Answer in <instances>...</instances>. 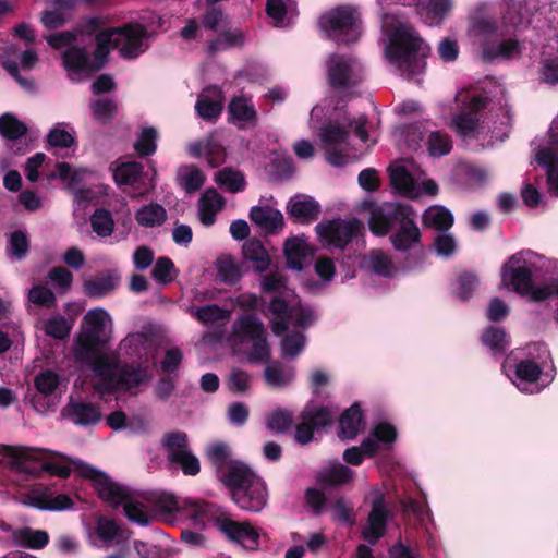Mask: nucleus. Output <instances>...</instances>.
Here are the masks:
<instances>
[{
  "label": "nucleus",
  "mask_w": 558,
  "mask_h": 558,
  "mask_svg": "<svg viewBox=\"0 0 558 558\" xmlns=\"http://www.w3.org/2000/svg\"><path fill=\"white\" fill-rule=\"evenodd\" d=\"M112 333L109 313L95 307L89 310L82 322V331L75 340L74 356L92 365L93 385L99 393L136 390L151 378L147 367L118 365L108 355L106 344Z\"/></svg>",
  "instance_id": "1"
},
{
  "label": "nucleus",
  "mask_w": 558,
  "mask_h": 558,
  "mask_svg": "<svg viewBox=\"0 0 558 558\" xmlns=\"http://www.w3.org/2000/svg\"><path fill=\"white\" fill-rule=\"evenodd\" d=\"M530 22L525 3L521 0H504L499 22L490 16L473 17L469 35L478 44L485 61H510L522 53V43L515 31Z\"/></svg>",
  "instance_id": "2"
},
{
  "label": "nucleus",
  "mask_w": 558,
  "mask_h": 558,
  "mask_svg": "<svg viewBox=\"0 0 558 558\" xmlns=\"http://www.w3.org/2000/svg\"><path fill=\"white\" fill-rule=\"evenodd\" d=\"M558 269V262L530 250L512 254L500 268V290H512L531 301H544L553 294L548 281Z\"/></svg>",
  "instance_id": "3"
},
{
  "label": "nucleus",
  "mask_w": 558,
  "mask_h": 558,
  "mask_svg": "<svg viewBox=\"0 0 558 558\" xmlns=\"http://www.w3.org/2000/svg\"><path fill=\"white\" fill-rule=\"evenodd\" d=\"M454 99L460 111L452 118L451 128L459 135L476 136L488 129L497 141L508 136L511 126L509 108L486 113L488 98L473 87L458 90Z\"/></svg>",
  "instance_id": "4"
},
{
  "label": "nucleus",
  "mask_w": 558,
  "mask_h": 558,
  "mask_svg": "<svg viewBox=\"0 0 558 558\" xmlns=\"http://www.w3.org/2000/svg\"><path fill=\"white\" fill-rule=\"evenodd\" d=\"M381 28L387 38L385 56L388 61L408 77L423 72L429 47L414 29L395 14L383 15Z\"/></svg>",
  "instance_id": "5"
},
{
  "label": "nucleus",
  "mask_w": 558,
  "mask_h": 558,
  "mask_svg": "<svg viewBox=\"0 0 558 558\" xmlns=\"http://www.w3.org/2000/svg\"><path fill=\"white\" fill-rule=\"evenodd\" d=\"M264 293H276L268 306V317L275 335L293 324L299 327L311 326L316 314L308 305L301 304L298 296L286 287V280L279 272H270L260 278Z\"/></svg>",
  "instance_id": "6"
},
{
  "label": "nucleus",
  "mask_w": 558,
  "mask_h": 558,
  "mask_svg": "<svg viewBox=\"0 0 558 558\" xmlns=\"http://www.w3.org/2000/svg\"><path fill=\"white\" fill-rule=\"evenodd\" d=\"M74 463L83 477L93 482L99 497L111 506H122L130 521L140 525H147L151 521L144 505L130 497L125 488L113 482L107 473L85 462L75 461Z\"/></svg>",
  "instance_id": "7"
},
{
  "label": "nucleus",
  "mask_w": 558,
  "mask_h": 558,
  "mask_svg": "<svg viewBox=\"0 0 558 558\" xmlns=\"http://www.w3.org/2000/svg\"><path fill=\"white\" fill-rule=\"evenodd\" d=\"M47 43L54 49H65L62 53L63 65L72 81H82L101 68L106 53L99 51L97 45L94 58H90L83 47L75 45V36L71 32H61L47 36Z\"/></svg>",
  "instance_id": "8"
},
{
  "label": "nucleus",
  "mask_w": 558,
  "mask_h": 558,
  "mask_svg": "<svg viewBox=\"0 0 558 558\" xmlns=\"http://www.w3.org/2000/svg\"><path fill=\"white\" fill-rule=\"evenodd\" d=\"M225 483L232 488V499L242 509L258 512L267 502L263 480L244 463H233Z\"/></svg>",
  "instance_id": "9"
},
{
  "label": "nucleus",
  "mask_w": 558,
  "mask_h": 558,
  "mask_svg": "<svg viewBox=\"0 0 558 558\" xmlns=\"http://www.w3.org/2000/svg\"><path fill=\"white\" fill-rule=\"evenodd\" d=\"M229 342L234 351L246 353L252 362H266L269 359L267 332L255 315H242L235 319Z\"/></svg>",
  "instance_id": "10"
},
{
  "label": "nucleus",
  "mask_w": 558,
  "mask_h": 558,
  "mask_svg": "<svg viewBox=\"0 0 558 558\" xmlns=\"http://www.w3.org/2000/svg\"><path fill=\"white\" fill-rule=\"evenodd\" d=\"M99 51L108 56L109 51L118 48L121 57L135 59L148 49L147 29L138 23H130L122 27L101 31L96 36Z\"/></svg>",
  "instance_id": "11"
},
{
  "label": "nucleus",
  "mask_w": 558,
  "mask_h": 558,
  "mask_svg": "<svg viewBox=\"0 0 558 558\" xmlns=\"http://www.w3.org/2000/svg\"><path fill=\"white\" fill-rule=\"evenodd\" d=\"M4 454L9 458L10 465L20 473L37 474L46 471L52 475L66 477L71 470H74L83 476L74 463L80 459H68V464H61L49 461L45 450L26 447H7Z\"/></svg>",
  "instance_id": "12"
},
{
  "label": "nucleus",
  "mask_w": 558,
  "mask_h": 558,
  "mask_svg": "<svg viewBox=\"0 0 558 558\" xmlns=\"http://www.w3.org/2000/svg\"><path fill=\"white\" fill-rule=\"evenodd\" d=\"M365 123L366 121L363 117H359L354 121L343 117L341 121L331 122L320 130L319 138L326 150V160L330 165L342 167L348 162V157L338 149L347 143L349 136L348 128H353L362 142L368 141Z\"/></svg>",
  "instance_id": "13"
},
{
  "label": "nucleus",
  "mask_w": 558,
  "mask_h": 558,
  "mask_svg": "<svg viewBox=\"0 0 558 558\" xmlns=\"http://www.w3.org/2000/svg\"><path fill=\"white\" fill-rule=\"evenodd\" d=\"M389 170L391 185L407 197L435 196L438 193L436 182L426 179L425 173L412 160L402 159L393 163Z\"/></svg>",
  "instance_id": "14"
},
{
  "label": "nucleus",
  "mask_w": 558,
  "mask_h": 558,
  "mask_svg": "<svg viewBox=\"0 0 558 558\" xmlns=\"http://www.w3.org/2000/svg\"><path fill=\"white\" fill-rule=\"evenodd\" d=\"M360 13L354 7L339 5L319 17L325 35L338 43L356 41L361 35Z\"/></svg>",
  "instance_id": "15"
},
{
  "label": "nucleus",
  "mask_w": 558,
  "mask_h": 558,
  "mask_svg": "<svg viewBox=\"0 0 558 558\" xmlns=\"http://www.w3.org/2000/svg\"><path fill=\"white\" fill-rule=\"evenodd\" d=\"M502 372L524 393H538L550 383V379L543 375L539 365L531 360L512 365L508 357L502 365Z\"/></svg>",
  "instance_id": "16"
},
{
  "label": "nucleus",
  "mask_w": 558,
  "mask_h": 558,
  "mask_svg": "<svg viewBox=\"0 0 558 558\" xmlns=\"http://www.w3.org/2000/svg\"><path fill=\"white\" fill-rule=\"evenodd\" d=\"M397 438L396 428L388 423L376 425L371 435L364 439L360 447L353 446L343 452V460L352 465H360L364 458L379 452L384 447L391 445Z\"/></svg>",
  "instance_id": "17"
},
{
  "label": "nucleus",
  "mask_w": 558,
  "mask_h": 558,
  "mask_svg": "<svg viewBox=\"0 0 558 558\" xmlns=\"http://www.w3.org/2000/svg\"><path fill=\"white\" fill-rule=\"evenodd\" d=\"M363 230V223L356 219L329 220L316 226V232L323 246L344 248Z\"/></svg>",
  "instance_id": "18"
},
{
  "label": "nucleus",
  "mask_w": 558,
  "mask_h": 558,
  "mask_svg": "<svg viewBox=\"0 0 558 558\" xmlns=\"http://www.w3.org/2000/svg\"><path fill=\"white\" fill-rule=\"evenodd\" d=\"M156 170L153 173L143 172V167L136 161H128L119 165L113 171V179L118 185L130 187V195L138 198L147 195L155 187Z\"/></svg>",
  "instance_id": "19"
},
{
  "label": "nucleus",
  "mask_w": 558,
  "mask_h": 558,
  "mask_svg": "<svg viewBox=\"0 0 558 558\" xmlns=\"http://www.w3.org/2000/svg\"><path fill=\"white\" fill-rule=\"evenodd\" d=\"M202 25L207 29L221 33V36L217 40L209 44L208 48L211 52L243 43V34L241 31L227 29L228 17L219 8L213 7L208 9L202 17Z\"/></svg>",
  "instance_id": "20"
},
{
  "label": "nucleus",
  "mask_w": 558,
  "mask_h": 558,
  "mask_svg": "<svg viewBox=\"0 0 558 558\" xmlns=\"http://www.w3.org/2000/svg\"><path fill=\"white\" fill-rule=\"evenodd\" d=\"M163 444L167 448L169 460L179 464L186 475H196L199 472V461L190 451L185 433L170 434L166 436Z\"/></svg>",
  "instance_id": "21"
},
{
  "label": "nucleus",
  "mask_w": 558,
  "mask_h": 558,
  "mask_svg": "<svg viewBox=\"0 0 558 558\" xmlns=\"http://www.w3.org/2000/svg\"><path fill=\"white\" fill-rule=\"evenodd\" d=\"M219 531L243 548L256 550L259 546V531L247 522L221 519L216 522Z\"/></svg>",
  "instance_id": "22"
},
{
  "label": "nucleus",
  "mask_w": 558,
  "mask_h": 558,
  "mask_svg": "<svg viewBox=\"0 0 558 558\" xmlns=\"http://www.w3.org/2000/svg\"><path fill=\"white\" fill-rule=\"evenodd\" d=\"M328 76L332 85H354L362 78V66L353 59L331 56L328 62Z\"/></svg>",
  "instance_id": "23"
},
{
  "label": "nucleus",
  "mask_w": 558,
  "mask_h": 558,
  "mask_svg": "<svg viewBox=\"0 0 558 558\" xmlns=\"http://www.w3.org/2000/svg\"><path fill=\"white\" fill-rule=\"evenodd\" d=\"M388 515L389 511L386 507L384 496L377 492L373 501L372 511L368 514L367 524L362 532L365 541L371 544H376L378 539L384 536Z\"/></svg>",
  "instance_id": "24"
},
{
  "label": "nucleus",
  "mask_w": 558,
  "mask_h": 558,
  "mask_svg": "<svg viewBox=\"0 0 558 558\" xmlns=\"http://www.w3.org/2000/svg\"><path fill=\"white\" fill-rule=\"evenodd\" d=\"M24 504L47 511H63L74 506L68 495H54L48 490H34L26 497Z\"/></svg>",
  "instance_id": "25"
},
{
  "label": "nucleus",
  "mask_w": 558,
  "mask_h": 558,
  "mask_svg": "<svg viewBox=\"0 0 558 558\" xmlns=\"http://www.w3.org/2000/svg\"><path fill=\"white\" fill-rule=\"evenodd\" d=\"M63 415L80 426L95 425L101 418V413L95 404L73 399L63 409Z\"/></svg>",
  "instance_id": "26"
},
{
  "label": "nucleus",
  "mask_w": 558,
  "mask_h": 558,
  "mask_svg": "<svg viewBox=\"0 0 558 558\" xmlns=\"http://www.w3.org/2000/svg\"><path fill=\"white\" fill-rule=\"evenodd\" d=\"M225 207V198L215 190L205 191L198 199L197 215L202 225L209 227L216 221V216Z\"/></svg>",
  "instance_id": "27"
},
{
  "label": "nucleus",
  "mask_w": 558,
  "mask_h": 558,
  "mask_svg": "<svg viewBox=\"0 0 558 558\" xmlns=\"http://www.w3.org/2000/svg\"><path fill=\"white\" fill-rule=\"evenodd\" d=\"M222 108V92L216 86L203 90L195 105L198 116L205 120L216 119L221 113Z\"/></svg>",
  "instance_id": "28"
},
{
  "label": "nucleus",
  "mask_w": 558,
  "mask_h": 558,
  "mask_svg": "<svg viewBox=\"0 0 558 558\" xmlns=\"http://www.w3.org/2000/svg\"><path fill=\"white\" fill-rule=\"evenodd\" d=\"M313 250L306 238L303 235L289 238L284 243V255L288 267L294 270H301L306 259L312 256Z\"/></svg>",
  "instance_id": "29"
},
{
  "label": "nucleus",
  "mask_w": 558,
  "mask_h": 558,
  "mask_svg": "<svg viewBox=\"0 0 558 558\" xmlns=\"http://www.w3.org/2000/svg\"><path fill=\"white\" fill-rule=\"evenodd\" d=\"M88 537L95 546L106 547L123 538L122 531L117 522L104 517L97 518L94 532L89 533Z\"/></svg>",
  "instance_id": "30"
},
{
  "label": "nucleus",
  "mask_w": 558,
  "mask_h": 558,
  "mask_svg": "<svg viewBox=\"0 0 558 558\" xmlns=\"http://www.w3.org/2000/svg\"><path fill=\"white\" fill-rule=\"evenodd\" d=\"M420 238V229L407 214V217L400 221L399 229L391 235V241L396 250L407 251L418 245Z\"/></svg>",
  "instance_id": "31"
},
{
  "label": "nucleus",
  "mask_w": 558,
  "mask_h": 558,
  "mask_svg": "<svg viewBox=\"0 0 558 558\" xmlns=\"http://www.w3.org/2000/svg\"><path fill=\"white\" fill-rule=\"evenodd\" d=\"M288 211L298 221L306 223L317 219L319 205L310 196L296 195L289 201Z\"/></svg>",
  "instance_id": "32"
},
{
  "label": "nucleus",
  "mask_w": 558,
  "mask_h": 558,
  "mask_svg": "<svg viewBox=\"0 0 558 558\" xmlns=\"http://www.w3.org/2000/svg\"><path fill=\"white\" fill-rule=\"evenodd\" d=\"M360 265L364 270L383 277H391L397 271L389 255L380 250L365 255Z\"/></svg>",
  "instance_id": "33"
},
{
  "label": "nucleus",
  "mask_w": 558,
  "mask_h": 558,
  "mask_svg": "<svg viewBox=\"0 0 558 558\" xmlns=\"http://www.w3.org/2000/svg\"><path fill=\"white\" fill-rule=\"evenodd\" d=\"M230 120L239 128H247L256 122V110L251 100L245 97H236L229 105Z\"/></svg>",
  "instance_id": "34"
},
{
  "label": "nucleus",
  "mask_w": 558,
  "mask_h": 558,
  "mask_svg": "<svg viewBox=\"0 0 558 558\" xmlns=\"http://www.w3.org/2000/svg\"><path fill=\"white\" fill-rule=\"evenodd\" d=\"M539 77L549 85L558 84V39L544 47Z\"/></svg>",
  "instance_id": "35"
},
{
  "label": "nucleus",
  "mask_w": 558,
  "mask_h": 558,
  "mask_svg": "<svg viewBox=\"0 0 558 558\" xmlns=\"http://www.w3.org/2000/svg\"><path fill=\"white\" fill-rule=\"evenodd\" d=\"M308 326H306L307 328ZM305 327H299L291 324L288 329L282 330L288 331V333L283 337L281 341V353L284 359H294L305 348L306 338L302 330Z\"/></svg>",
  "instance_id": "36"
},
{
  "label": "nucleus",
  "mask_w": 558,
  "mask_h": 558,
  "mask_svg": "<svg viewBox=\"0 0 558 558\" xmlns=\"http://www.w3.org/2000/svg\"><path fill=\"white\" fill-rule=\"evenodd\" d=\"M250 218L262 229L274 232L283 226L282 214L271 207L255 206L250 211Z\"/></svg>",
  "instance_id": "37"
},
{
  "label": "nucleus",
  "mask_w": 558,
  "mask_h": 558,
  "mask_svg": "<svg viewBox=\"0 0 558 558\" xmlns=\"http://www.w3.org/2000/svg\"><path fill=\"white\" fill-rule=\"evenodd\" d=\"M244 262L252 264L256 272H264L270 265V257L258 240L247 241L242 248Z\"/></svg>",
  "instance_id": "38"
},
{
  "label": "nucleus",
  "mask_w": 558,
  "mask_h": 558,
  "mask_svg": "<svg viewBox=\"0 0 558 558\" xmlns=\"http://www.w3.org/2000/svg\"><path fill=\"white\" fill-rule=\"evenodd\" d=\"M122 345L137 354L140 357H145L146 361L154 362L155 356V340L145 333L129 335L122 342Z\"/></svg>",
  "instance_id": "39"
},
{
  "label": "nucleus",
  "mask_w": 558,
  "mask_h": 558,
  "mask_svg": "<svg viewBox=\"0 0 558 558\" xmlns=\"http://www.w3.org/2000/svg\"><path fill=\"white\" fill-rule=\"evenodd\" d=\"M120 277L116 272L86 280L84 291L90 298H102L111 293L119 284Z\"/></svg>",
  "instance_id": "40"
},
{
  "label": "nucleus",
  "mask_w": 558,
  "mask_h": 558,
  "mask_svg": "<svg viewBox=\"0 0 558 558\" xmlns=\"http://www.w3.org/2000/svg\"><path fill=\"white\" fill-rule=\"evenodd\" d=\"M206 456L209 461L222 473V481L230 473L231 465L233 463H241L240 461L231 459V452L229 447L223 442H215L207 447Z\"/></svg>",
  "instance_id": "41"
},
{
  "label": "nucleus",
  "mask_w": 558,
  "mask_h": 558,
  "mask_svg": "<svg viewBox=\"0 0 558 558\" xmlns=\"http://www.w3.org/2000/svg\"><path fill=\"white\" fill-rule=\"evenodd\" d=\"M135 219L137 223L144 228H155L166 221L167 211L162 205L149 203L137 209Z\"/></svg>",
  "instance_id": "42"
},
{
  "label": "nucleus",
  "mask_w": 558,
  "mask_h": 558,
  "mask_svg": "<svg viewBox=\"0 0 558 558\" xmlns=\"http://www.w3.org/2000/svg\"><path fill=\"white\" fill-rule=\"evenodd\" d=\"M362 429V412L357 404L347 410L340 418L339 437L351 440L357 436Z\"/></svg>",
  "instance_id": "43"
},
{
  "label": "nucleus",
  "mask_w": 558,
  "mask_h": 558,
  "mask_svg": "<svg viewBox=\"0 0 558 558\" xmlns=\"http://www.w3.org/2000/svg\"><path fill=\"white\" fill-rule=\"evenodd\" d=\"M536 161L546 168L549 190L558 196V158L550 148H541Z\"/></svg>",
  "instance_id": "44"
},
{
  "label": "nucleus",
  "mask_w": 558,
  "mask_h": 558,
  "mask_svg": "<svg viewBox=\"0 0 558 558\" xmlns=\"http://www.w3.org/2000/svg\"><path fill=\"white\" fill-rule=\"evenodd\" d=\"M189 313L198 322L206 326L214 325L220 320H227L231 316V312L216 304L190 307Z\"/></svg>",
  "instance_id": "45"
},
{
  "label": "nucleus",
  "mask_w": 558,
  "mask_h": 558,
  "mask_svg": "<svg viewBox=\"0 0 558 558\" xmlns=\"http://www.w3.org/2000/svg\"><path fill=\"white\" fill-rule=\"evenodd\" d=\"M216 269L219 280L228 284H235L243 276L242 265L230 256L218 258Z\"/></svg>",
  "instance_id": "46"
},
{
  "label": "nucleus",
  "mask_w": 558,
  "mask_h": 558,
  "mask_svg": "<svg viewBox=\"0 0 558 558\" xmlns=\"http://www.w3.org/2000/svg\"><path fill=\"white\" fill-rule=\"evenodd\" d=\"M13 539L16 545L32 549H41L48 542L49 536L43 530L22 529L14 533Z\"/></svg>",
  "instance_id": "47"
},
{
  "label": "nucleus",
  "mask_w": 558,
  "mask_h": 558,
  "mask_svg": "<svg viewBox=\"0 0 558 558\" xmlns=\"http://www.w3.org/2000/svg\"><path fill=\"white\" fill-rule=\"evenodd\" d=\"M424 223L438 230H448L453 223V215L440 205L428 207L423 216Z\"/></svg>",
  "instance_id": "48"
},
{
  "label": "nucleus",
  "mask_w": 558,
  "mask_h": 558,
  "mask_svg": "<svg viewBox=\"0 0 558 558\" xmlns=\"http://www.w3.org/2000/svg\"><path fill=\"white\" fill-rule=\"evenodd\" d=\"M58 178L65 182L68 187L74 191L81 182H83L92 171L87 168H75L73 169L66 162H58L56 165Z\"/></svg>",
  "instance_id": "49"
},
{
  "label": "nucleus",
  "mask_w": 558,
  "mask_h": 558,
  "mask_svg": "<svg viewBox=\"0 0 558 558\" xmlns=\"http://www.w3.org/2000/svg\"><path fill=\"white\" fill-rule=\"evenodd\" d=\"M265 379L272 387H283L294 378V368L284 367L278 362L269 364L264 372Z\"/></svg>",
  "instance_id": "50"
},
{
  "label": "nucleus",
  "mask_w": 558,
  "mask_h": 558,
  "mask_svg": "<svg viewBox=\"0 0 558 558\" xmlns=\"http://www.w3.org/2000/svg\"><path fill=\"white\" fill-rule=\"evenodd\" d=\"M179 184L189 193L197 191L205 181L203 172L194 166H183L178 172Z\"/></svg>",
  "instance_id": "51"
},
{
  "label": "nucleus",
  "mask_w": 558,
  "mask_h": 558,
  "mask_svg": "<svg viewBox=\"0 0 558 558\" xmlns=\"http://www.w3.org/2000/svg\"><path fill=\"white\" fill-rule=\"evenodd\" d=\"M215 180L231 193L243 191L246 184L243 173L230 168L218 171Z\"/></svg>",
  "instance_id": "52"
},
{
  "label": "nucleus",
  "mask_w": 558,
  "mask_h": 558,
  "mask_svg": "<svg viewBox=\"0 0 558 558\" xmlns=\"http://www.w3.org/2000/svg\"><path fill=\"white\" fill-rule=\"evenodd\" d=\"M426 147L430 157L439 158L450 153L452 143L446 133L435 131L428 135Z\"/></svg>",
  "instance_id": "53"
},
{
  "label": "nucleus",
  "mask_w": 558,
  "mask_h": 558,
  "mask_svg": "<svg viewBox=\"0 0 558 558\" xmlns=\"http://www.w3.org/2000/svg\"><path fill=\"white\" fill-rule=\"evenodd\" d=\"M482 342L493 354H499L508 347L506 332L498 327L487 328L482 335Z\"/></svg>",
  "instance_id": "54"
},
{
  "label": "nucleus",
  "mask_w": 558,
  "mask_h": 558,
  "mask_svg": "<svg viewBox=\"0 0 558 558\" xmlns=\"http://www.w3.org/2000/svg\"><path fill=\"white\" fill-rule=\"evenodd\" d=\"M353 472L341 463H333L324 469L320 473V480L331 485L344 484L351 481Z\"/></svg>",
  "instance_id": "55"
},
{
  "label": "nucleus",
  "mask_w": 558,
  "mask_h": 558,
  "mask_svg": "<svg viewBox=\"0 0 558 558\" xmlns=\"http://www.w3.org/2000/svg\"><path fill=\"white\" fill-rule=\"evenodd\" d=\"M16 49L13 46L7 48V50L0 54V63L8 71V73L15 78L22 88L25 90H33L34 84L27 78H23L19 72V65L15 61L10 59V54H15Z\"/></svg>",
  "instance_id": "56"
},
{
  "label": "nucleus",
  "mask_w": 558,
  "mask_h": 558,
  "mask_svg": "<svg viewBox=\"0 0 558 558\" xmlns=\"http://www.w3.org/2000/svg\"><path fill=\"white\" fill-rule=\"evenodd\" d=\"M27 131L26 125L11 113L0 117V135L9 140H16Z\"/></svg>",
  "instance_id": "57"
},
{
  "label": "nucleus",
  "mask_w": 558,
  "mask_h": 558,
  "mask_svg": "<svg viewBox=\"0 0 558 558\" xmlns=\"http://www.w3.org/2000/svg\"><path fill=\"white\" fill-rule=\"evenodd\" d=\"M45 333L58 340L66 338L72 330V323L61 316H52L43 323Z\"/></svg>",
  "instance_id": "58"
},
{
  "label": "nucleus",
  "mask_w": 558,
  "mask_h": 558,
  "mask_svg": "<svg viewBox=\"0 0 558 558\" xmlns=\"http://www.w3.org/2000/svg\"><path fill=\"white\" fill-rule=\"evenodd\" d=\"M187 514L195 525L204 526L214 520V506L203 501H187Z\"/></svg>",
  "instance_id": "59"
},
{
  "label": "nucleus",
  "mask_w": 558,
  "mask_h": 558,
  "mask_svg": "<svg viewBox=\"0 0 558 558\" xmlns=\"http://www.w3.org/2000/svg\"><path fill=\"white\" fill-rule=\"evenodd\" d=\"M35 387L44 396H53L58 390L61 380L57 373L52 371H43L35 377Z\"/></svg>",
  "instance_id": "60"
},
{
  "label": "nucleus",
  "mask_w": 558,
  "mask_h": 558,
  "mask_svg": "<svg viewBox=\"0 0 558 558\" xmlns=\"http://www.w3.org/2000/svg\"><path fill=\"white\" fill-rule=\"evenodd\" d=\"M47 141L50 147L69 148L74 144L72 129L68 130L65 124H57L48 134Z\"/></svg>",
  "instance_id": "61"
},
{
  "label": "nucleus",
  "mask_w": 558,
  "mask_h": 558,
  "mask_svg": "<svg viewBox=\"0 0 558 558\" xmlns=\"http://www.w3.org/2000/svg\"><path fill=\"white\" fill-rule=\"evenodd\" d=\"M369 211L368 226L371 231L376 235H385L390 227V220L385 215L383 208L372 204L365 205Z\"/></svg>",
  "instance_id": "62"
},
{
  "label": "nucleus",
  "mask_w": 558,
  "mask_h": 558,
  "mask_svg": "<svg viewBox=\"0 0 558 558\" xmlns=\"http://www.w3.org/2000/svg\"><path fill=\"white\" fill-rule=\"evenodd\" d=\"M90 223L93 231L99 236H109L113 232L114 222L108 210H96L90 218Z\"/></svg>",
  "instance_id": "63"
},
{
  "label": "nucleus",
  "mask_w": 558,
  "mask_h": 558,
  "mask_svg": "<svg viewBox=\"0 0 558 558\" xmlns=\"http://www.w3.org/2000/svg\"><path fill=\"white\" fill-rule=\"evenodd\" d=\"M478 287V279L472 272H463L458 278L453 294L460 300H468Z\"/></svg>",
  "instance_id": "64"
}]
</instances>
